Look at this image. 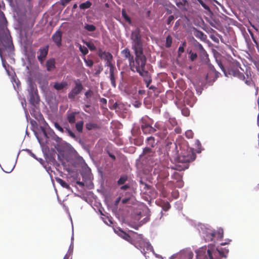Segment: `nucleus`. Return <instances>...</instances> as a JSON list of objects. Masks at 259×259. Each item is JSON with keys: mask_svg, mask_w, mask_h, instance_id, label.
Returning a JSON list of instances; mask_svg holds the SVG:
<instances>
[{"mask_svg": "<svg viewBox=\"0 0 259 259\" xmlns=\"http://www.w3.org/2000/svg\"><path fill=\"white\" fill-rule=\"evenodd\" d=\"M131 39L132 49L134 51L135 57L130 61L129 66L133 72H137L141 75L148 71L146 68L147 58L144 54L143 41L139 28L132 31Z\"/></svg>", "mask_w": 259, "mask_h": 259, "instance_id": "nucleus-1", "label": "nucleus"}, {"mask_svg": "<svg viewBox=\"0 0 259 259\" xmlns=\"http://www.w3.org/2000/svg\"><path fill=\"white\" fill-rule=\"evenodd\" d=\"M7 21L4 13L0 10V56L14 50V45L9 30L7 28Z\"/></svg>", "mask_w": 259, "mask_h": 259, "instance_id": "nucleus-2", "label": "nucleus"}, {"mask_svg": "<svg viewBox=\"0 0 259 259\" xmlns=\"http://www.w3.org/2000/svg\"><path fill=\"white\" fill-rule=\"evenodd\" d=\"M218 65L224 72L225 76L227 77H237L241 80L244 81L248 85L254 86V83L251 77V75H249L246 72L245 73L246 77L245 76L243 72L240 71L243 70L240 67V64L238 62H233L229 64V66L226 69L221 61L217 60Z\"/></svg>", "mask_w": 259, "mask_h": 259, "instance_id": "nucleus-3", "label": "nucleus"}, {"mask_svg": "<svg viewBox=\"0 0 259 259\" xmlns=\"http://www.w3.org/2000/svg\"><path fill=\"white\" fill-rule=\"evenodd\" d=\"M117 233L121 237L133 244L144 254H145L146 252L145 247H146L147 250L150 247L149 244L144 241L142 235H138L137 233H135L133 236H131L126 233L120 229Z\"/></svg>", "mask_w": 259, "mask_h": 259, "instance_id": "nucleus-4", "label": "nucleus"}, {"mask_svg": "<svg viewBox=\"0 0 259 259\" xmlns=\"http://www.w3.org/2000/svg\"><path fill=\"white\" fill-rule=\"evenodd\" d=\"M29 89L28 90L30 98L29 103L33 106H35L39 102V97L36 85L31 79L29 80Z\"/></svg>", "mask_w": 259, "mask_h": 259, "instance_id": "nucleus-5", "label": "nucleus"}, {"mask_svg": "<svg viewBox=\"0 0 259 259\" xmlns=\"http://www.w3.org/2000/svg\"><path fill=\"white\" fill-rule=\"evenodd\" d=\"M152 120L148 116L143 117L141 119V126L144 134H152L156 132V129L151 126Z\"/></svg>", "mask_w": 259, "mask_h": 259, "instance_id": "nucleus-6", "label": "nucleus"}, {"mask_svg": "<svg viewBox=\"0 0 259 259\" xmlns=\"http://www.w3.org/2000/svg\"><path fill=\"white\" fill-rule=\"evenodd\" d=\"M196 158V154L190 150H184L178 157V161L180 163H189L194 161Z\"/></svg>", "mask_w": 259, "mask_h": 259, "instance_id": "nucleus-7", "label": "nucleus"}, {"mask_svg": "<svg viewBox=\"0 0 259 259\" xmlns=\"http://www.w3.org/2000/svg\"><path fill=\"white\" fill-rule=\"evenodd\" d=\"M229 249L226 248H217L216 250L208 249L207 254L209 259H220L218 255L221 257H227Z\"/></svg>", "mask_w": 259, "mask_h": 259, "instance_id": "nucleus-8", "label": "nucleus"}, {"mask_svg": "<svg viewBox=\"0 0 259 259\" xmlns=\"http://www.w3.org/2000/svg\"><path fill=\"white\" fill-rule=\"evenodd\" d=\"M83 87L79 80L75 81V87L72 89L71 91L68 93V97L69 99L73 100L75 97L80 93L83 90Z\"/></svg>", "mask_w": 259, "mask_h": 259, "instance_id": "nucleus-9", "label": "nucleus"}, {"mask_svg": "<svg viewBox=\"0 0 259 259\" xmlns=\"http://www.w3.org/2000/svg\"><path fill=\"white\" fill-rule=\"evenodd\" d=\"M49 52V46L40 48L37 52V59L41 64L45 62Z\"/></svg>", "mask_w": 259, "mask_h": 259, "instance_id": "nucleus-10", "label": "nucleus"}, {"mask_svg": "<svg viewBox=\"0 0 259 259\" xmlns=\"http://www.w3.org/2000/svg\"><path fill=\"white\" fill-rule=\"evenodd\" d=\"M62 32L60 30H57L52 36V39L58 47L62 46Z\"/></svg>", "mask_w": 259, "mask_h": 259, "instance_id": "nucleus-11", "label": "nucleus"}, {"mask_svg": "<svg viewBox=\"0 0 259 259\" xmlns=\"http://www.w3.org/2000/svg\"><path fill=\"white\" fill-rule=\"evenodd\" d=\"M207 250L206 247H202L198 250L196 251V259H209L207 254Z\"/></svg>", "mask_w": 259, "mask_h": 259, "instance_id": "nucleus-12", "label": "nucleus"}, {"mask_svg": "<svg viewBox=\"0 0 259 259\" xmlns=\"http://www.w3.org/2000/svg\"><path fill=\"white\" fill-rule=\"evenodd\" d=\"M176 6L182 11H187L189 8V3L187 0H175Z\"/></svg>", "mask_w": 259, "mask_h": 259, "instance_id": "nucleus-13", "label": "nucleus"}, {"mask_svg": "<svg viewBox=\"0 0 259 259\" xmlns=\"http://www.w3.org/2000/svg\"><path fill=\"white\" fill-rule=\"evenodd\" d=\"M98 55L101 59L104 60L105 61L113 60V56L110 53L103 51L101 49L98 50Z\"/></svg>", "mask_w": 259, "mask_h": 259, "instance_id": "nucleus-14", "label": "nucleus"}, {"mask_svg": "<svg viewBox=\"0 0 259 259\" xmlns=\"http://www.w3.org/2000/svg\"><path fill=\"white\" fill-rule=\"evenodd\" d=\"M78 113L77 112H69L68 111L66 114V119L68 123L72 124L75 123L76 115Z\"/></svg>", "mask_w": 259, "mask_h": 259, "instance_id": "nucleus-15", "label": "nucleus"}, {"mask_svg": "<svg viewBox=\"0 0 259 259\" xmlns=\"http://www.w3.org/2000/svg\"><path fill=\"white\" fill-rule=\"evenodd\" d=\"M121 54L125 59H127L128 60L129 63L134 57V56L131 54L130 50L127 48H126L122 50L121 52Z\"/></svg>", "mask_w": 259, "mask_h": 259, "instance_id": "nucleus-16", "label": "nucleus"}, {"mask_svg": "<svg viewBox=\"0 0 259 259\" xmlns=\"http://www.w3.org/2000/svg\"><path fill=\"white\" fill-rule=\"evenodd\" d=\"M55 64L56 61L54 58H51L48 60L46 63L47 70L48 71H51L52 70H54L56 67Z\"/></svg>", "mask_w": 259, "mask_h": 259, "instance_id": "nucleus-17", "label": "nucleus"}, {"mask_svg": "<svg viewBox=\"0 0 259 259\" xmlns=\"http://www.w3.org/2000/svg\"><path fill=\"white\" fill-rule=\"evenodd\" d=\"M140 75L143 78L144 81L146 84V87L148 88L150 86V84L152 82V78L150 73L148 71Z\"/></svg>", "mask_w": 259, "mask_h": 259, "instance_id": "nucleus-18", "label": "nucleus"}, {"mask_svg": "<svg viewBox=\"0 0 259 259\" xmlns=\"http://www.w3.org/2000/svg\"><path fill=\"white\" fill-rule=\"evenodd\" d=\"M204 238L206 242L213 241L214 240V231L209 230L206 231Z\"/></svg>", "mask_w": 259, "mask_h": 259, "instance_id": "nucleus-19", "label": "nucleus"}, {"mask_svg": "<svg viewBox=\"0 0 259 259\" xmlns=\"http://www.w3.org/2000/svg\"><path fill=\"white\" fill-rule=\"evenodd\" d=\"M67 86L68 83L66 81H63L60 82H55L54 84V88L57 91H60L66 88Z\"/></svg>", "mask_w": 259, "mask_h": 259, "instance_id": "nucleus-20", "label": "nucleus"}, {"mask_svg": "<svg viewBox=\"0 0 259 259\" xmlns=\"http://www.w3.org/2000/svg\"><path fill=\"white\" fill-rule=\"evenodd\" d=\"M223 234L224 231L222 228L219 229L217 231H214V240H219L222 239Z\"/></svg>", "mask_w": 259, "mask_h": 259, "instance_id": "nucleus-21", "label": "nucleus"}, {"mask_svg": "<svg viewBox=\"0 0 259 259\" xmlns=\"http://www.w3.org/2000/svg\"><path fill=\"white\" fill-rule=\"evenodd\" d=\"M194 35L202 40H204L206 38V35L201 31L195 29L194 31Z\"/></svg>", "mask_w": 259, "mask_h": 259, "instance_id": "nucleus-22", "label": "nucleus"}, {"mask_svg": "<svg viewBox=\"0 0 259 259\" xmlns=\"http://www.w3.org/2000/svg\"><path fill=\"white\" fill-rule=\"evenodd\" d=\"M147 146L150 148H153L156 145L155 138L153 137H149L146 140Z\"/></svg>", "mask_w": 259, "mask_h": 259, "instance_id": "nucleus-23", "label": "nucleus"}, {"mask_svg": "<svg viewBox=\"0 0 259 259\" xmlns=\"http://www.w3.org/2000/svg\"><path fill=\"white\" fill-rule=\"evenodd\" d=\"M154 153V151H153L150 147H147L143 149L142 155L144 156H152Z\"/></svg>", "mask_w": 259, "mask_h": 259, "instance_id": "nucleus-24", "label": "nucleus"}, {"mask_svg": "<svg viewBox=\"0 0 259 259\" xmlns=\"http://www.w3.org/2000/svg\"><path fill=\"white\" fill-rule=\"evenodd\" d=\"M56 181L63 188H66L67 189H70L69 185L61 178H56Z\"/></svg>", "mask_w": 259, "mask_h": 259, "instance_id": "nucleus-25", "label": "nucleus"}, {"mask_svg": "<svg viewBox=\"0 0 259 259\" xmlns=\"http://www.w3.org/2000/svg\"><path fill=\"white\" fill-rule=\"evenodd\" d=\"M83 123L84 122L82 120L75 123V128L78 133H81L82 132Z\"/></svg>", "mask_w": 259, "mask_h": 259, "instance_id": "nucleus-26", "label": "nucleus"}, {"mask_svg": "<svg viewBox=\"0 0 259 259\" xmlns=\"http://www.w3.org/2000/svg\"><path fill=\"white\" fill-rule=\"evenodd\" d=\"M85 127L88 130L90 131L93 129H97L99 128V126L95 123L88 122L86 123Z\"/></svg>", "mask_w": 259, "mask_h": 259, "instance_id": "nucleus-27", "label": "nucleus"}, {"mask_svg": "<svg viewBox=\"0 0 259 259\" xmlns=\"http://www.w3.org/2000/svg\"><path fill=\"white\" fill-rule=\"evenodd\" d=\"M115 70L109 71L110 72V79L111 80V84L114 87H116V81L114 77V72Z\"/></svg>", "mask_w": 259, "mask_h": 259, "instance_id": "nucleus-28", "label": "nucleus"}, {"mask_svg": "<svg viewBox=\"0 0 259 259\" xmlns=\"http://www.w3.org/2000/svg\"><path fill=\"white\" fill-rule=\"evenodd\" d=\"M65 131L68 133V135L71 137L72 138L76 139V137L75 134L71 131L70 130L69 125L67 123L66 126L64 127Z\"/></svg>", "mask_w": 259, "mask_h": 259, "instance_id": "nucleus-29", "label": "nucleus"}, {"mask_svg": "<svg viewBox=\"0 0 259 259\" xmlns=\"http://www.w3.org/2000/svg\"><path fill=\"white\" fill-rule=\"evenodd\" d=\"M83 42L84 44H85L88 47V48L91 51H94L96 50V48L93 42H92L91 41H84V40H83Z\"/></svg>", "mask_w": 259, "mask_h": 259, "instance_id": "nucleus-30", "label": "nucleus"}, {"mask_svg": "<svg viewBox=\"0 0 259 259\" xmlns=\"http://www.w3.org/2000/svg\"><path fill=\"white\" fill-rule=\"evenodd\" d=\"M127 180V176L126 175L121 176L119 180L117 181V184L121 185L124 184Z\"/></svg>", "mask_w": 259, "mask_h": 259, "instance_id": "nucleus-31", "label": "nucleus"}, {"mask_svg": "<svg viewBox=\"0 0 259 259\" xmlns=\"http://www.w3.org/2000/svg\"><path fill=\"white\" fill-rule=\"evenodd\" d=\"M92 6V3L90 1H87L79 5V8L81 9H86L89 8Z\"/></svg>", "mask_w": 259, "mask_h": 259, "instance_id": "nucleus-32", "label": "nucleus"}, {"mask_svg": "<svg viewBox=\"0 0 259 259\" xmlns=\"http://www.w3.org/2000/svg\"><path fill=\"white\" fill-rule=\"evenodd\" d=\"M172 37L170 35H168L166 38V42H165L166 48H168L171 47V44H172Z\"/></svg>", "mask_w": 259, "mask_h": 259, "instance_id": "nucleus-33", "label": "nucleus"}, {"mask_svg": "<svg viewBox=\"0 0 259 259\" xmlns=\"http://www.w3.org/2000/svg\"><path fill=\"white\" fill-rule=\"evenodd\" d=\"M112 60H106L105 66L109 67V68H110L109 71L116 70L115 67H114V65L112 63Z\"/></svg>", "mask_w": 259, "mask_h": 259, "instance_id": "nucleus-34", "label": "nucleus"}, {"mask_svg": "<svg viewBox=\"0 0 259 259\" xmlns=\"http://www.w3.org/2000/svg\"><path fill=\"white\" fill-rule=\"evenodd\" d=\"M84 28L87 30L92 32L94 31L96 29V27L95 26L92 24H86L84 26Z\"/></svg>", "mask_w": 259, "mask_h": 259, "instance_id": "nucleus-35", "label": "nucleus"}, {"mask_svg": "<svg viewBox=\"0 0 259 259\" xmlns=\"http://www.w3.org/2000/svg\"><path fill=\"white\" fill-rule=\"evenodd\" d=\"M84 62L85 63V64L87 66L92 67L94 64V62L92 59H87L85 57H82Z\"/></svg>", "mask_w": 259, "mask_h": 259, "instance_id": "nucleus-36", "label": "nucleus"}, {"mask_svg": "<svg viewBox=\"0 0 259 259\" xmlns=\"http://www.w3.org/2000/svg\"><path fill=\"white\" fill-rule=\"evenodd\" d=\"M79 49L82 54L83 57H85V55L89 52L88 49L86 47L82 46L81 45H79Z\"/></svg>", "mask_w": 259, "mask_h": 259, "instance_id": "nucleus-37", "label": "nucleus"}, {"mask_svg": "<svg viewBox=\"0 0 259 259\" xmlns=\"http://www.w3.org/2000/svg\"><path fill=\"white\" fill-rule=\"evenodd\" d=\"M122 15L126 21H127L129 23H131V20L130 17L127 15V14L126 13L125 11L124 10H123L122 11Z\"/></svg>", "mask_w": 259, "mask_h": 259, "instance_id": "nucleus-38", "label": "nucleus"}, {"mask_svg": "<svg viewBox=\"0 0 259 259\" xmlns=\"http://www.w3.org/2000/svg\"><path fill=\"white\" fill-rule=\"evenodd\" d=\"M186 46V42H184L183 44H182V46H180L179 48V49H178V56L179 57H180V56L181 55V54L184 53V47Z\"/></svg>", "mask_w": 259, "mask_h": 259, "instance_id": "nucleus-39", "label": "nucleus"}, {"mask_svg": "<svg viewBox=\"0 0 259 259\" xmlns=\"http://www.w3.org/2000/svg\"><path fill=\"white\" fill-rule=\"evenodd\" d=\"M193 253L192 252H188L183 255L182 257V259H192Z\"/></svg>", "mask_w": 259, "mask_h": 259, "instance_id": "nucleus-40", "label": "nucleus"}, {"mask_svg": "<svg viewBox=\"0 0 259 259\" xmlns=\"http://www.w3.org/2000/svg\"><path fill=\"white\" fill-rule=\"evenodd\" d=\"M55 127L61 133H64V128L60 125V124L57 122H53Z\"/></svg>", "mask_w": 259, "mask_h": 259, "instance_id": "nucleus-41", "label": "nucleus"}, {"mask_svg": "<svg viewBox=\"0 0 259 259\" xmlns=\"http://www.w3.org/2000/svg\"><path fill=\"white\" fill-rule=\"evenodd\" d=\"M194 134L191 130H188L185 132V136L188 139L193 138Z\"/></svg>", "mask_w": 259, "mask_h": 259, "instance_id": "nucleus-42", "label": "nucleus"}, {"mask_svg": "<svg viewBox=\"0 0 259 259\" xmlns=\"http://www.w3.org/2000/svg\"><path fill=\"white\" fill-rule=\"evenodd\" d=\"M181 111L182 114L185 116H189L190 115V111L187 108H183Z\"/></svg>", "mask_w": 259, "mask_h": 259, "instance_id": "nucleus-43", "label": "nucleus"}, {"mask_svg": "<svg viewBox=\"0 0 259 259\" xmlns=\"http://www.w3.org/2000/svg\"><path fill=\"white\" fill-rule=\"evenodd\" d=\"M168 121L172 126H175L177 125V121L175 118H170Z\"/></svg>", "mask_w": 259, "mask_h": 259, "instance_id": "nucleus-44", "label": "nucleus"}, {"mask_svg": "<svg viewBox=\"0 0 259 259\" xmlns=\"http://www.w3.org/2000/svg\"><path fill=\"white\" fill-rule=\"evenodd\" d=\"M195 145H196V147L197 148V152L198 153L201 152V144L200 141L198 140H196Z\"/></svg>", "mask_w": 259, "mask_h": 259, "instance_id": "nucleus-45", "label": "nucleus"}, {"mask_svg": "<svg viewBox=\"0 0 259 259\" xmlns=\"http://www.w3.org/2000/svg\"><path fill=\"white\" fill-rule=\"evenodd\" d=\"M198 2L200 3V4L202 6V7L205 10L210 11L209 7L206 5L202 0H198Z\"/></svg>", "mask_w": 259, "mask_h": 259, "instance_id": "nucleus-46", "label": "nucleus"}, {"mask_svg": "<svg viewBox=\"0 0 259 259\" xmlns=\"http://www.w3.org/2000/svg\"><path fill=\"white\" fill-rule=\"evenodd\" d=\"M189 54L190 55V59L192 61H194L197 57L196 53L192 52L191 51L190 52Z\"/></svg>", "mask_w": 259, "mask_h": 259, "instance_id": "nucleus-47", "label": "nucleus"}, {"mask_svg": "<svg viewBox=\"0 0 259 259\" xmlns=\"http://www.w3.org/2000/svg\"><path fill=\"white\" fill-rule=\"evenodd\" d=\"M197 47H198V49L199 50V51H200L201 54H206V52L205 51V50L204 49L203 46L200 44H199L198 42V45H197Z\"/></svg>", "mask_w": 259, "mask_h": 259, "instance_id": "nucleus-48", "label": "nucleus"}, {"mask_svg": "<svg viewBox=\"0 0 259 259\" xmlns=\"http://www.w3.org/2000/svg\"><path fill=\"white\" fill-rule=\"evenodd\" d=\"M93 94H94V93L92 90H89L87 91L85 93V98L88 99V98L92 97L93 95Z\"/></svg>", "mask_w": 259, "mask_h": 259, "instance_id": "nucleus-49", "label": "nucleus"}, {"mask_svg": "<svg viewBox=\"0 0 259 259\" xmlns=\"http://www.w3.org/2000/svg\"><path fill=\"white\" fill-rule=\"evenodd\" d=\"M175 17L173 15H170L168 17L167 20V24L168 25L170 24L171 22L174 20Z\"/></svg>", "mask_w": 259, "mask_h": 259, "instance_id": "nucleus-50", "label": "nucleus"}, {"mask_svg": "<svg viewBox=\"0 0 259 259\" xmlns=\"http://www.w3.org/2000/svg\"><path fill=\"white\" fill-rule=\"evenodd\" d=\"M130 186L129 184H125L123 186H122L120 187V189L122 190H126L128 189V188H130Z\"/></svg>", "mask_w": 259, "mask_h": 259, "instance_id": "nucleus-51", "label": "nucleus"}, {"mask_svg": "<svg viewBox=\"0 0 259 259\" xmlns=\"http://www.w3.org/2000/svg\"><path fill=\"white\" fill-rule=\"evenodd\" d=\"M175 132L176 134H178L181 133V132H182L181 128L179 126H177L175 128Z\"/></svg>", "mask_w": 259, "mask_h": 259, "instance_id": "nucleus-52", "label": "nucleus"}, {"mask_svg": "<svg viewBox=\"0 0 259 259\" xmlns=\"http://www.w3.org/2000/svg\"><path fill=\"white\" fill-rule=\"evenodd\" d=\"M100 102L102 104H103V105H106V104H107V100L103 98H101L100 99Z\"/></svg>", "mask_w": 259, "mask_h": 259, "instance_id": "nucleus-53", "label": "nucleus"}, {"mask_svg": "<svg viewBox=\"0 0 259 259\" xmlns=\"http://www.w3.org/2000/svg\"><path fill=\"white\" fill-rule=\"evenodd\" d=\"M55 140L57 142H60L62 140V139L60 137H59L58 136H57L55 134Z\"/></svg>", "mask_w": 259, "mask_h": 259, "instance_id": "nucleus-54", "label": "nucleus"}, {"mask_svg": "<svg viewBox=\"0 0 259 259\" xmlns=\"http://www.w3.org/2000/svg\"><path fill=\"white\" fill-rule=\"evenodd\" d=\"M155 127L158 130H161V125L159 123H156L155 124Z\"/></svg>", "mask_w": 259, "mask_h": 259, "instance_id": "nucleus-55", "label": "nucleus"}, {"mask_svg": "<svg viewBox=\"0 0 259 259\" xmlns=\"http://www.w3.org/2000/svg\"><path fill=\"white\" fill-rule=\"evenodd\" d=\"M130 200V198H123L122 199V203L123 204L126 203Z\"/></svg>", "mask_w": 259, "mask_h": 259, "instance_id": "nucleus-56", "label": "nucleus"}, {"mask_svg": "<svg viewBox=\"0 0 259 259\" xmlns=\"http://www.w3.org/2000/svg\"><path fill=\"white\" fill-rule=\"evenodd\" d=\"M109 156L113 160H115L116 159V157L114 155L110 153V152L108 153Z\"/></svg>", "mask_w": 259, "mask_h": 259, "instance_id": "nucleus-57", "label": "nucleus"}, {"mask_svg": "<svg viewBox=\"0 0 259 259\" xmlns=\"http://www.w3.org/2000/svg\"><path fill=\"white\" fill-rule=\"evenodd\" d=\"M121 200V198L119 197H118L116 200L115 201V205H118V204L119 203V202H120Z\"/></svg>", "mask_w": 259, "mask_h": 259, "instance_id": "nucleus-58", "label": "nucleus"}, {"mask_svg": "<svg viewBox=\"0 0 259 259\" xmlns=\"http://www.w3.org/2000/svg\"><path fill=\"white\" fill-rule=\"evenodd\" d=\"M170 207V205L168 203H167L166 204V206H165V207L164 208V210H167Z\"/></svg>", "mask_w": 259, "mask_h": 259, "instance_id": "nucleus-59", "label": "nucleus"}, {"mask_svg": "<svg viewBox=\"0 0 259 259\" xmlns=\"http://www.w3.org/2000/svg\"><path fill=\"white\" fill-rule=\"evenodd\" d=\"M148 88H149V89H151V90H154V89H156L155 87H154L153 85L149 86Z\"/></svg>", "mask_w": 259, "mask_h": 259, "instance_id": "nucleus-60", "label": "nucleus"}, {"mask_svg": "<svg viewBox=\"0 0 259 259\" xmlns=\"http://www.w3.org/2000/svg\"><path fill=\"white\" fill-rule=\"evenodd\" d=\"M42 132H43V133H44V135H45V136H47V133H46V132L44 128H42Z\"/></svg>", "mask_w": 259, "mask_h": 259, "instance_id": "nucleus-61", "label": "nucleus"}, {"mask_svg": "<svg viewBox=\"0 0 259 259\" xmlns=\"http://www.w3.org/2000/svg\"><path fill=\"white\" fill-rule=\"evenodd\" d=\"M77 4H74L73 6V9H76L77 8Z\"/></svg>", "mask_w": 259, "mask_h": 259, "instance_id": "nucleus-62", "label": "nucleus"}, {"mask_svg": "<svg viewBox=\"0 0 259 259\" xmlns=\"http://www.w3.org/2000/svg\"><path fill=\"white\" fill-rule=\"evenodd\" d=\"M90 107V104H87L84 106V107L85 108H89Z\"/></svg>", "mask_w": 259, "mask_h": 259, "instance_id": "nucleus-63", "label": "nucleus"}, {"mask_svg": "<svg viewBox=\"0 0 259 259\" xmlns=\"http://www.w3.org/2000/svg\"><path fill=\"white\" fill-rule=\"evenodd\" d=\"M166 134H167V130H166V128H165V129L164 130V134L165 135H166Z\"/></svg>", "mask_w": 259, "mask_h": 259, "instance_id": "nucleus-64", "label": "nucleus"}]
</instances>
